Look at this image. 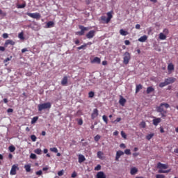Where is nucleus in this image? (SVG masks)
Wrapping results in <instances>:
<instances>
[{
    "label": "nucleus",
    "mask_w": 178,
    "mask_h": 178,
    "mask_svg": "<svg viewBox=\"0 0 178 178\" xmlns=\"http://www.w3.org/2000/svg\"><path fill=\"white\" fill-rule=\"evenodd\" d=\"M94 95H95V94L94 92H92V91H90V92L88 93V97H89V98H94Z\"/></svg>",
    "instance_id": "nucleus-43"
},
{
    "label": "nucleus",
    "mask_w": 178,
    "mask_h": 178,
    "mask_svg": "<svg viewBox=\"0 0 178 178\" xmlns=\"http://www.w3.org/2000/svg\"><path fill=\"white\" fill-rule=\"evenodd\" d=\"M27 16H29V17H32V19H40L41 15L38 13H27Z\"/></svg>",
    "instance_id": "nucleus-8"
},
{
    "label": "nucleus",
    "mask_w": 178,
    "mask_h": 178,
    "mask_svg": "<svg viewBox=\"0 0 178 178\" xmlns=\"http://www.w3.org/2000/svg\"><path fill=\"white\" fill-rule=\"evenodd\" d=\"M52 106V104L51 102H46L43 104H38V109L39 112H42V111L45 109H51V107Z\"/></svg>",
    "instance_id": "nucleus-3"
},
{
    "label": "nucleus",
    "mask_w": 178,
    "mask_h": 178,
    "mask_svg": "<svg viewBox=\"0 0 178 178\" xmlns=\"http://www.w3.org/2000/svg\"><path fill=\"white\" fill-rule=\"evenodd\" d=\"M88 44H83L81 47H77V49L80 51V49H86V47H87Z\"/></svg>",
    "instance_id": "nucleus-33"
},
{
    "label": "nucleus",
    "mask_w": 178,
    "mask_h": 178,
    "mask_svg": "<svg viewBox=\"0 0 178 178\" xmlns=\"http://www.w3.org/2000/svg\"><path fill=\"white\" fill-rule=\"evenodd\" d=\"M140 126L143 127V129H145V126H146L145 122L144 121L141 122Z\"/></svg>",
    "instance_id": "nucleus-49"
},
{
    "label": "nucleus",
    "mask_w": 178,
    "mask_h": 178,
    "mask_svg": "<svg viewBox=\"0 0 178 178\" xmlns=\"http://www.w3.org/2000/svg\"><path fill=\"white\" fill-rule=\"evenodd\" d=\"M0 15H1L2 16H6V13H4L3 11H2V10L0 9Z\"/></svg>",
    "instance_id": "nucleus-58"
},
{
    "label": "nucleus",
    "mask_w": 178,
    "mask_h": 178,
    "mask_svg": "<svg viewBox=\"0 0 178 178\" xmlns=\"http://www.w3.org/2000/svg\"><path fill=\"white\" fill-rule=\"evenodd\" d=\"M163 106L165 109H168V108H170V105L168 103H161L159 106L156 107V112H159V113H162L164 112L165 113H168V111L165 110L163 108Z\"/></svg>",
    "instance_id": "nucleus-2"
},
{
    "label": "nucleus",
    "mask_w": 178,
    "mask_h": 178,
    "mask_svg": "<svg viewBox=\"0 0 178 178\" xmlns=\"http://www.w3.org/2000/svg\"><path fill=\"white\" fill-rule=\"evenodd\" d=\"M17 8L19 9H23L24 8H26V4L25 3L19 4V5H18Z\"/></svg>",
    "instance_id": "nucleus-45"
},
{
    "label": "nucleus",
    "mask_w": 178,
    "mask_h": 178,
    "mask_svg": "<svg viewBox=\"0 0 178 178\" xmlns=\"http://www.w3.org/2000/svg\"><path fill=\"white\" fill-rule=\"evenodd\" d=\"M124 44L125 45H130V41L127 40L124 41Z\"/></svg>",
    "instance_id": "nucleus-62"
},
{
    "label": "nucleus",
    "mask_w": 178,
    "mask_h": 178,
    "mask_svg": "<svg viewBox=\"0 0 178 178\" xmlns=\"http://www.w3.org/2000/svg\"><path fill=\"white\" fill-rule=\"evenodd\" d=\"M95 36V31H94V30L90 31L86 34V38L88 39L94 38Z\"/></svg>",
    "instance_id": "nucleus-11"
},
{
    "label": "nucleus",
    "mask_w": 178,
    "mask_h": 178,
    "mask_svg": "<svg viewBox=\"0 0 178 178\" xmlns=\"http://www.w3.org/2000/svg\"><path fill=\"white\" fill-rule=\"evenodd\" d=\"M122 155H124V152L122 150L117 151L115 155V161H119Z\"/></svg>",
    "instance_id": "nucleus-12"
},
{
    "label": "nucleus",
    "mask_w": 178,
    "mask_h": 178,
    "mask_svg": "<svg viewBox=\"0 0 178 178\" xmlns=\"http://www.w3.org/2000/svg\"><path fill=\"white\" fill-rule=\"evenodd\" d=\"M9 60H12V56L6 58L3 62L4 63H6L7 62H9Z\"/></svg>",
    "instance_id": "nucleus-47"
},
{
    "label": "nucleus",
    "mask_w": 178,
    "mask_h": 178,
    "mask_svg": "<svg viewBox=\"0 0 178 178\" xmlns=\"http://www.w3.org/2000/svg\"><path fill=\"white\" fill-rule=\"evenodd\" d=\"M37 120H38V116L33 117L31 122V124H34V123H36Z\"/></svg>",
    "instance_id": "nucleus-31"
},
{
    "label": "nucleus",
    "mask_w": 178,
    "mask_h": 178,
    "mask_svg": "<svg viewBox=\"0 0 178 178\" xmlns=\"http://www.w3.org/2000/svg\"><path fill=\"white\" fill-rule=\"evenodd\" d=\"M17 170H19V165L14 164L11 168V170L10 171V175H11V176H15V175H16V172H17Z\"/></svg>",
    "instance_id": "nucleus-7"
},
{
    "label": "nucleus",
    "mask_w": 178,
    "mask_h": 178,
    "mask_svg": "<svg viewBox=\"0 0 178 178\" xmlns=\"http://www.w3.org/2000/svg\"><path fill=\"white\" fill-rule=\"evenodd\" d=\"M138 155H140V153L138 152H135L132 154V156H134V158H137V156H138Z\"/></svg>",
    "instance_id": "nucleus-53"
},
{
    "label": "nucleus",
    "mask_w": 178,
    "mask_h": 178,
    "mask_svg": "<svg viewBox=\"0 0 178 178\" xmlns=\"http://www.w3.org/2000/svg\"><path fill=\"white\" fill-rule=\"evenodd\" d=\"M112 13H113V11L107 13V18L106 16H102L101 20H102V22H104V23H109V22H111V20L112 19V17H113Z\"/></svg>",
    "instance_id": "nucleus-4"
},
{
    "label": "nucleus",
    "mask_w": 178,
    "mask_h": 178,
    "mask_svg": "<svg viewBox=\"0 0 178 178\" xmlns=\"http://www.w3.org/2000/svg\"><path fill=\"white\" fill-rule=\"evenodd\" d=\"M160 113L161 115V118H166V113H168L163 112V113Z\"/></svg>",
    "instance_id": "nucleus-59"
},
{
    "label": "nucleus",
    "mask_w": 178,
    "mask_h": 178,
    "mask_svg": "<svg viewBox=\"0 0 178 178\" xmlns=\"http://www.w3.org/2000/svg\"><path fill=\"white\" fill-rule=\"evenodd\" d=\"M8 149L10 152H15V151H16V147H15L13 145H10L9 146Z\"/></svg>",
    "instance_id": "nucleus-30"
},
{
    "label": "nucleus",
    "mask_w": 178,
    "mask_h": 178,
    "mask_svg": "<svg viewBox=\"0 0 178 178\" xmlns=\"http://www.w3.org/2000/svg\"><path fill=\"white\" fill-rule=\"evenodd\" d=\"M24 34L23 33V32H21L19 33L18 37L19 38H20V40H24Z\"/></svg>",
    "instance_id": "nucleus-37"
},
{
    "label": "nucleus",
    "mask_w": 178,
    "mask_h": 178,
    "mask_svg": "<svg viewBox=\"0 0 178 178\" xmlns=\"http://www.w3.org/2000/svg\"><path fill=\"white\" fill-rule=\"evenodd\" d=\"M55 24L54 23V22H52V21H49V22H47V29H49V28H51V27H54V25Z\"/></svg>",
    "instance_id": "nucleus-29"
},
{
    "label": "nucleus",
    "mask_w": 178,
    "mask_h": 178,
    "mask_svg": "<svg viewBox=\"0 0 178 178\" xmlns=\"http://www.w3.org/2000/svg\"><path fill=\"white\" fill-rule=\"evenodd\" d=\"M61 84L63 86H67V76H64L61 81Z\"/></svg>",
    "instance_id": "nucleus-22"
},
{
    "label": "nucleus",
    "mask_w": 178,
    "mask_h": 178,
    "mask_svg": "<svg viewBox=\"0 0 178 178\" xmlns=\"http://www.w3.org/2000/svg\"><path fill=\"white\" fill-rule=\"evenodd\" d=\"M164 35H168L169 34V30L168 29H163Z\"/></svg>",
    "instance_id": "nucleus-50"
},
{
    "label": "nucleus",
    "mask_w": 178,
    "mask_h": 178,
    "mask_svg": "<svg viewBox=\"0 0 178 178\" xmlns=\"http://www.w3.org/2000/svg\"><path fill=\"white\" fill-rule=\"evenodd\" d=\"M165 81L167 86H169V84H173V83H175V81H176V78L168 77L165 79Z\"/></svg>",
    "instance_id": "nucleus-9"
},
{
    "label": "nucleus",
    "mask_w": 178,
    "mask_h": 178,
    "mask_svg": "<svg viewBox=\"0 0 178 178\" xmlns=\"http://www.w3.org/2000/svg\"><path fill=\"white\" fill-rule=\"evenodd\" d=\"M79 29H80L81 31H78L76 33V34H78V35H84L85 31H88V30H90V28L85 27L83 25H80Z\"/></svg>",
    "instance_id": "nucleus-6"
},
{
    "label": "nucleus",
    "mask_w": 178,
    "mask_h": 178,
    "mask_svg": "<svg viewBox=\"0 0 178 178\" xmlns=\"http://www.w3.org/2000/svg\"><path fill=\"white\" fill-rule=\"evenodd\" d=\"M119 103L122 106H124V104H126V99L121 97L120 99Z\"/></svg>",
    "instance_id": "nucleus-23"
},
{
    "label": "nucleus",
    "mask_w": 178,
    "mask_h": 178,
    "mask_svg": "<svg viewBox=\"0 0 178 178\" xmlns=\"http://www.w3.org/2000/svg\"><path fill=\"white\" fill-rule=\"evenodd\" d=\"M168 168H169V165H168V164H163L161 162L157 163V169L159 170V173H169L170 172V170H164L163 169H168Z\"/></svg>",
    "instance_id": "nucleus-1"
},
{
    "label": "nucleus",
    "mask_w": 178,
    "mask_h": 178,
    "mask_svg": "<svg viewBox=\"0 0 178 178\" xmlns=\"http://www.w3.org/2000/svg\"><path fill=\"white\" fill-rule=\"evenodd\" d=\"M102 65H103V66H106V65H108V61H106V60L102 61Z\"/></svg>",
    "instance_id": "nucleus-61"
},
{
    "label": "nucleus",
    "mask_w": 178,
    "mask_h": 178,
    "mask_svg": "<svg viewBox=\"0 0 178 178\" xmlns=\"http://www.w3.org/2000/svg\"><path fill=\"white\" fill-rule=\"evenodd\" d=\"M101 165L98 164L95 168V170L96 171H99L101 170Z\"/></svg>",
    "instance_id": "nucleus-46"
},
{
    "label": "nucleus",
    "mask_w": 178,
    "mask_h": 178,
    "mask_svg": "<svg viewBox=\"0 0 178 178\" xmlns=\"http://www.w3.org/2000/svg\"><path fill=\"white\" fill-rule=\"evenodd\" d=\"M121 136L122 138H124V140L127 138V136L126 135V133H124V131H121Z\"/></svg>",
    "instance_id": "nucleus-40"
},
{
    "label": "nucleus",
    "mask_w": 178,
    "mask_h": 178,
    "mask_svg": "<svg viewBox=\"0 0 178 178\" xmlns=\"http://www.w3.org/2000/svg\"><path fill=\"white\" fill-rule=\"evenodd\" d=\"M0 51H1V52H5V47L0 46Z\"/></svg>",
    "instance_id": "nucleus-60"
},
{
    "label": "nucleus",
    "mask_w": 178,
    "mask_h": 178,
    "mask_svg": "<svg viewBox=\"0 0 178 178\" xmlns=\"http://www.w3.org/2000/svg\"><path fill=\"white\" fill-rule=\"evenodd\" d=\"M98 115H99L98 109L97 108L93 109V111L91 114V119L92 120L95 119V118H97Z\"/></svg>",
    "instance_id": "nucleus-13"
},
{
    "label": "nucleus",
    "mask_w": 178,
    "mask_h": 178,
    "mask_svg": "<svg viewBox=\"0 0 178 178\" xmlns=\"http://www.w3.org/2000/svg\"><path fill=\"white\" fill-rule=\"evenodd\" d=\"M63 175H64L63 170H60V171L58 172V176H63Z\"/></svg>",
    "instance_id": "nucleus-48"
},
{
    "label": "nucleus",
    "mask_w": 178,
    "mask_h": 178,
    "mask_svg": "<svg viewBox=\"0 0 178 178\" xmlns=\"http://www.w3.org/2000/svg\"><path fill=\"white\" fill-rule=\"evenodd\" d=\"M168 72H172V71L175 70V65H173V63L168 64Z\"/></svg>",
    "instance_id": "nucleus-21"
},
{
    "label": "nucleus",
    "mask_w": 178,
    "mask_h": 178,
    "mask_svg": "<svg viewBox=\"0 0 178 178\" xmlns=\"http://www.w3.org/2000/svg\"><path fill=\"white\" fill-rule=\"evenodd\" d=\"M155 91V88H154L152 86L147 87L146 92L147 94H151V92H154Z\"/></svg>",
    "instance_id": "nucleus-20"
},
{
    "label": "nucleus",
    "mask_w": 178,
    "mask_h": 178,
    "mask_svg": "<svg viewBox=\"0 0 178 178\" xmlns=\"http://www.w3.org/2000/svg\"><path fill=\"white\" fill-rule=\"evenodd\" d=\"M24 169L26 170V172H31V165H24Z\"/></svg>",
    "instance_id": "nucleus-27"
},
{
    "label": "nucleus",
    "mask_w": 178,
    "mask_h": 178,
    "mask_svg": "<svg viewBox=\"0 0 178 178\" xmlns=\"http://www.w3.org/2000/svg\"><path fill=\"white\" fill-rule=\"evenodd\" d=\"M156 178H165V175H156Z\"/></svg>",
    "instance_id": "nucleus-55"
},
{
    "label": "nucleus",
    "mask_w": 178,
    "mask_h": 178,
    "mask_svg": "<svg viewBox=\"0 0 178 178\" xmlns=\"http://www.w3.org/2000/svg\"><path fill=\"white\" fill-rule=\"evenodd\" d=\"M159 40H166V35L163 34V33H160L159 35Z\"/></svg>",
    "instance_id": "nucleus-24"
},
{
    "label": "nucleus",
    "mask_w": 178,
    "mask_h": 178,
    "mask_svg": "<svg viewBox=\"0 0 178 178\" xmlns=\"http://www.w3.org/2000/svg\"><path fill=\"white\" fill-rule=\"evenodd\" d=\"M31 159H37V155L35 154L31 153L30 155Z\"/></svg>",
    "instance_id": "nucleus-44"
},
{
    "label": "nucleus",
    "mask_w": 178,
    "mask_h": 178,
    "mask_svg": "<svg viewBox=\"0 0 178 178\" xmlns=\"http://www.w3.org/2000/svg\"><path fill=\"white\" fill-rule=\"evenodd\" d=\"M159 86L160 88H163V87H165V86H168V85L166 83V81H164V82L160 83Z\"/></svg>",
    "instance_id": "nucleus-32"
},
{
    "label": "nucleus",
    "mask_w": 178,
    "mask_h": 178,
    "mask_svg": "<svg viewBox=\"0 0 178 178\" xmlns=\"http://www.w3.org/2000/svg\"><path fill=\"white\" fill-rule=\"evenodd\" d=\"M86 161V157L83 154H79V163H83Z\"/></svg>",
    "instance_id": "nucleus-19"
},
{
    "label": "nucleus",
    "mask_w": 178,
    "mask_h": 178,
    "mask_svg": "<svg viewBox=\"0 0 178 178\" xmlns=\"http://www.w3.org/2000/svg\"><path fill=\"white\" fill-rule=\"evenodd\" d=\"M15 42L12 40H7L4 43V47H8V45H15Z\"/></svg>",
    "instance_id": "nucleus-16"
},
{
    "label": "nucleus",
    "mask_w": 178,
    "mask_h": 178,
    "mask_svg": "<svg viewBox=\"0 0 178 178\" xmlns=\"http://www.w3.org/2000/svg\"><path fill=\"white\" fill-rule=\"evenodd\" d=\"M120 34L121 35H129V32H127V31H124L123 29H120Z\"/></svg>",
    "instance_id": "nucleus-28"
},
{
    "label": "nucleus",
    "mask_w": 178,
    "mask_h": 178,
    "mask_svg": "<svg viewBox=\"0 0 178 178\" xmlns=\"http://www.w3.org/2000/svg\"><path fill=\"white\" fill-rule=\"evenodd\" d=\"M78 124L79 126H81L83 124V119L81 118V119L78 120Z\"/></svg>",
    "instance_id": "nucleus-54"
},
{
    "label": "nucleus",
    "mask_w": 178,
    "mask_h": 178,
    "mask_svg": "<svg viewBox=\"0 0 178 178\" xmlns=\"http://www.w3.org/2000/svg\"><path fill=\"white\" fill-rule=\"evenodd\" d=\"M31 140H32L33 143H35V141H37V136H35V135H31Z\"/></svg>",
    "instance_id": "nucleus-35"
},
{
    "label": "nucleus",
    "mask_w": 178,
    "mask_h": 178,
    "mask_svg": "<svg viewBox=\"0 0 178 178\" xmlns=\"http://www.w3.org/2000/svg\"><path fill=\"white\" fill-rule=\"evenodd\" d=\"M2 37H3V38L6 39V38H8L9 35H8V33H3V34L2 35Z\"/></svg>",
    "instance_id": "nucleus-56"
},
{
    "label": "nucleus",
    "mask_w": 178,
    "mask_h": 178,
    "mask_svg": "<svg viewBox=\"0 0 178 178\" xmlns=\"http://www.w3.org/2000/svg\"><path fill=\"white\" fill-rule=\"evenodd\" d=\"M97 158H99V159H103L104 152H102L101 151L97 152Z\"/></svg>",
    "instance_id": "nucleus-25"
},
{
    "label": "nucleus",
    "mask_w": 178,
    "mask_h": 178,
    "mask_svg": "<svg viewBox=\"0 0 178 178\" xmlns=\"http://www.w3.org/2000/svg\"><path fill=\"white\" fill-rule=\"evenodd\" d=\"M76 177H77V172H76V171H74V172L71 175V177L74 178Z\"/></svg>",
    "instance_id": "nucleus-52"
},
{
    "label": "nucleus",
    "mask_w": 178,
    "mask_h": 178,
    "mask_svg": "<svg viewBox=\"0 0 178 178\" xmlns=\"http://www.w3.org/2000/svg\"><path fill=\"white\" fill-rule=\"evenodd\" d=\"M102 119L104 122L106 123V124H108V117H106V115H103Z\"/></svg>",
    "instance_id": "nucleus-41"
},
{
    "label": "nucleus",
    "mask_w": 178,
    "mask_h": 178,
    "mask_svg": "<svg viewBox=\"0 0 178 178\" xmlns=\"http://www.w3.org/2000/svg\"><path fill=\"white\" fill-rule=\"evenodd\" d=\"M148 40V36H147V35H144L143 36H141L138 41H139L140 42H145V40Z\"/></svg>",
    "instance_id": "nucleus-18"
},
{
    "label": "nucleus",
    "mask_w": 178,
    "mask_h": 178,
    "mask_svg": "<svg viewBox=\"0 0 178 178\" xmlns=\"http://www.w3.org/2000/svg\"><path fill=\"white\" fill-rule=\"evenodd\" d=\"M35 154H37L38 155H41L42 150L41 149H36L34 151Z\"/></svg>",
    "instance_id": "nucleus-38"
},
{
    "label": "nucleus",
    "mask_w": 178,
    "mask_h": 178,
    "mask_svg": "<svg viewBox=\"0 0 178 178\" xmlns=\"http://www.w3.org/2000/svg\"><path fill=\"white\" fill-rule=\"evenodd\" d=\"M124 154H126V155H131V152L130 149H126Z\"/></svg>",
    "instance_id": "nucleus-39"
},
{
    "label": "nucleus",
    "mask_w": 178,
    "mask_h": 178,
    "mask_svg": "<svg viewBox=\"0 0 178 178\" xmlns=\"http://www.w3.org/2000/svg\"><path fill=\"white\" fill-rule=\"evenodd\" d=\"M99 140H101V136L97 135L96 136H95V141H96V143H98Z\"/></svg>",
    "instance_id": "nucleus-42"
},
{
    "label": "nucleus",
    "mask_w": 178,
    "mask_h": 178,
    "mask_svg": "<svg viewBox=\"0 0 178 178\" xmlns=\"http://www.w3.org/2000/svg\"><path fill=\"white\" fill-rule=\"evenodd\" d=\"M122 120L121 118H118L115 120L113 121V123H119Z\"/></svg>",
    "instance_id": "nucleus-51"
},
{
    "label": "nucleus",
    "mask_w": 178,
    "mask_h": 178,
    "mask_svg": "<svg viewBox=\"0 0 178 178\" xmlns=\"http://www.w3.org/2000/svg\"><path fill=\"white\" fill-rule=\"evenodd\" d=\"M120 148H126V145H124V143H122L120 145Z\"/></svg>",
    "instance_id": "nucleus-64"
},
{
    "label": "nucleus",
    "mask_w": 178,
    "mask_h": 178,
    "mask_svg": "<svg viewBox=\"0 0 178 178\" xmlns=\"http://www.w3.org/2000/svg\"><path fill=\"white\" fill-rule=\"evenodd\" d=\"M123 63L124 65H129V62H130V59H131V56L130 55V53L129 52H125L124 54V58H123Z\"/></svg>",
    "instance_id": "nucleus-5"
},
{
    "label": "nucleus",
    "mask_w": 178,
    "mask_h": 178,
    "mask_svg": "<svg viewBox=\"0 0 178 178\" xmlns=\"http://www.w3.org/2000/svg\"><path fill=\"white\" fill-rule=\"evenodd\" d=\"M142 89H143V85L141 84L137 85L136 88V93L137 94V92H139L140 90H142Z\"/></svg>",
    "instance_id": "nucleus-26"
},
{
    "label": "nucleus",
    "mask_w": 178,
    "mask_h": 178,
    "mask_svg": "<svg viewBox=\"0 0 178 178\" xmlns=\"http://www.w3.org/2000/svg\"><path fill=\"white\" fill-rule=\"evenodd\" d=\"M91 63H97V65H99L101 63V58L95 57L92 60H91Z\"/></svg>",
    "instance_id": "nucleus-17"
},
{
    "label": "nucleus",
    "mask_w": 178,
    "mask_h": 178,
    "mask_svg": "<svg viewBox=\"0 0 178 178\" xmlns=\"http://www.w3.org/2000/svg\"><path fill=\"white\" fill-rule=\"evenodd\" d=\"M96 178H106V175L102 171H99L96 175Z\"/></svg>",
    "instance_id": "nucleus-14"
},
{
    "label": "nucleus",
    "mask_w": 178,
    "mask_h": 178,
    "mask_svg": "<svg viewBox=\"0 0 178 178\" xmlns=\"http://www.w3.org/2000/svg\"><path fill=\"white\" fill-rule=\"evenodd\" d=\"M35 173L38 176H41V175H42V171L39 170V171H37Z\"/></svg>",
    "instance_id": "nucleus-57"
},
{
    "label": "nucleus",
    "mask_w": 178,
    "mask_h": 178,
    "mask_svg": "<svg viewBox=\"0 0 178 178\" xmlns=\"http://www.w3.org/2000/svg\"><path fill=\"white\" fill-rule=\"evenodd\" d=\"M152 122L154 126H158V124L162 122V119L161 118L154 117Z\"/></svg>",
    "instance_id": "nucleus-10"
},
{
    "label": "nucleus",
    "mask_w": 178,
    "mask_h": 178,
    "mask_svg": "<svg viewBox=\"0 0 178 178\" xmlns=\"http://www.w3.org/2000/svg\"><path fill=\"white\" fill-rule=\"evenodd\" d=\"M137 173H138V169L137 168L133 167L131 168L130 175L134 176V175H137Z\"/></svg>",
    "instance_id": "nucleus-15"
},
{
    "label": "nucleus",
    "mask_w": 178,
    "mask_h": 178,
    "mask_svg": "<svg viewBox=\"0 0 178 178\" xmlns=\"http://www.w3.org/2000/svg\"><path fill=\"white\" fill-rule=\"evenodd\" d=\"M50 151H51V152H54L55 154H58V148L56 147L50 148Z\"/></svg>",
    "instance_id": "nucleus-36"
},
{
    "label": "nucleus",
    "mask_w": 178,
    "mask_h": 178,
    "mask_svg": "<svg viewBox=\"0 0 178 178\" xmlns=\"http://www.w3.org/2000/svg\"><path fill=\"white\" fill-rule=\"evenodd\" d=\"M8 113H12L13 112V110L12 108H8L7 110Z\"/></svg>",
    "instance_id": "nucleus-63"
},
{
    "label": "nucleus",
    "mask_w": 178,
    "mask_h": 178,
    "mask_svg": "<svg viewBox=\"0 0 178 178\" xmlns=\"http://www.w3.org/2000/svg\"><path fill=\"white\" fill-rule=\"evenodd\" d=\"M154 135V134H148L147 136H146V140H151V138H152Z\"/></svg>",
    "instance_id": "nucleus-34"
}]
</instances>
